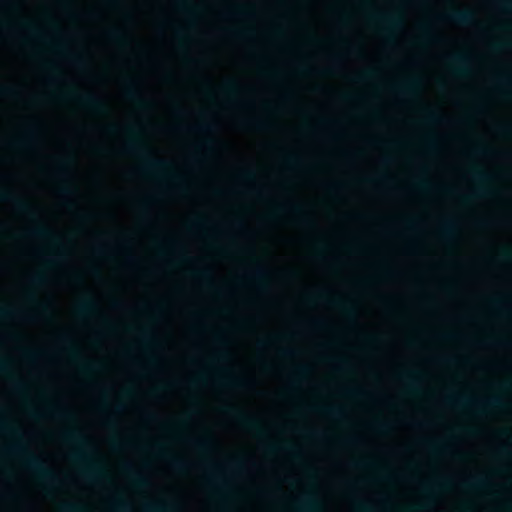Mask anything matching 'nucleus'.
<instances>
[{"instance_id":"nucleus-28","label":"nucleus","mask_w":512,"mask_h":512,"mask_svg":"<svg viewBox=\"0 0 512 512\" xmlns=\"http://www.w3.org/2000/svg\"><path fill=\"white\" fill-rule=\"evenodd\" d=\"M140 340L146 346H151L156 343L153 333L148 328H142L140 330Z\"/></svg>"},{"instance_id":"nucleus-38","label":"nucleus","mask_w":512,"mask_h":512,"mask_svg":"<svg viewBox=\"0 0 512 512\" xmlns=\"http://www.w3.org/2000/svg\"><path fill=\"white\" fill-rule=\"evenodd\" d=\"M60 192L63 194V195H71L73 194L74 190L70 184L69 181H63L61 186H60Z\"/></svg>"},{"instance_id":"nucleus-43","label":"nucleus","mask_w":512,"mask_h":512,"mask_svg":"<svg viewBox=\"0 0 512 512\" xmlns=\"http://www.w3.org/2000/svg\"><path fill=\"white\" fill-rule=\"evenodd\" d=\"M141 219L144 223L150 222V214H149L148 210L146 209V207H143V209H142Z\"/></svg>"},{"instance_id":"nucleus-14","label":"nucleus","mask_w":512,"mask_h":512,"mask_svg":"<svg viewBox=\"0 0 512 512\" xmlns=\"http://www.w3.org/2000/svg\"><path fill=\"white\" fill-rule=\"evenodd\" d=\"M145 512H179V505L175 501L161 503H147L144 505Z\"/></svg>"},{"instance_id":"nucleus-26","label":"nucleus","mask_w":512,"mask_h":512,"mask_svg":"<svg viewBox=\"0 0 512 512\" xmlns=\"http://www.w3.org/2000/svg\"><path fill=\"white\" fill-rule=\"evenodd\" d=\"M96 307V303L92 298H86L79 304L78 312L81 315H88L94 312Z\"/></svg>"},{"instance_id":"nucleus-21","label":"nucleus","mask_w":512,"mask_h":512,"mask_svg":"<svg viewBox=\"0 0 512 512\" xmlns=\"http://www.w3.org/2000/svg\"><path fill=\"white\" fill-rule=\"evenodd\" d=\"M125 95L126 97L137 103L139 106H143L146 104V102L142 99L139 90L137 88V85L134 81H129L125 86Z\"/></svg>"},{"instance_id":"nucleus-37","label":"nucleus","mask_w":512,"mask_h":512,"mask_svg":"<svg viewBox=\"0 0 512 512\" xmlns=\"http://www.w3.org/2000/svg\"><path fill=\"white\" fill-rule=\"evenodd\" d=\"M447 401L449 403H455L457 405H467V404H470V402L466 398L461 397V396H455V395L448 396L447 397Z\"/></svg>"},{"instance_id":"nucleus-23","label":"nucleus","mask_w":512,"mask_h":512,"mask_svg":"<svg viewBox=\"0 0 512 512\" xmlns=\"http://www.w3.org/2000/svg\"><path fill=\"white\" fill-rule=\"evenodd\" d=\"M126 471L129 475V478L136 488H144L148 486V481L146 478H144L141 474L136 472L130 465L126 466Z\"/></svg>"},{"instance_id":"nucleus-36","label":"nucleus","mask_w":512,"mask_h":512,"mask_svg":"<svg viewBox=\"0 0 512 512\" xmlns=\"http://www.w3.org/2000/svg\"><path fill=\"white\" fill-rule=\"evenodd\" d=\"M196 447L201 451H206L211 448V440L208 438L195 441Z\"/></svg>"},{"instance_id":"nucleus-10","label":"nucleus","mask_w":512,"mask_h":512,"mask_svg":"<svg viewBox=\"0 0 512 512\" xmlns=\"http://www.w3.org/2000/svg\"><path fill=\"white\" fill-rule=\"evenodd\" d=\"M445 18L458 25H471L475 22L476 16L472 10H452L445 14Z\"/></svg>"},{"instance_id":"nucleus-55","label":"nucleus","mask_w":512,"mask_h":512,"mask_svg":"<svg viewBox=\"0 0 512 512\" xmlns=\"http://www.w3.org/2000/svg\"><path fill=\"white\" fill-rule=\"evenodd\" d=\"M308 372V368L306 366H300L297 368V374L302 376Z\"/></svg>"},{"instance_id":"nucleus-9","label":"nucleus","mask_w":512,"mask_h":512,"mask_svg":"<svg viewBox=\"0 0 512 512\" xmlns=\"http://www.w3.org/2000/svg\"><path fill=\"white\" fill-rule=\"evenodd\" d=\"M226 411L232 414L234 418L237 420V422H239L245 428L256 432L258 435H263V429L261 428L256 418L231 407L227 408Z\"/></svg>"},{"instance_id":"nucleus-25","label":"nucleus","mask_w":512,"mask_h":512,"mask_svg":"<svg viewBox=\"0 0 512 512\" xmlns=\"http://www.w3.org/2000/svg\"><path fill=\"white\" fill-rule=\"evenodd\" d=\"M312 409L316 412L337 417L343 414V409L338 406H313Z\"/></svg>"},{"instance_id":"nucleus-17","label":"nucleus","mask_w":512,"mask_h":512,"mask_svg":"<svg viewBox=\"0 0 512 512\" xmlns=\"http://www.w3.org/2000/svg\"><path fill=\"white\" fill-rule=\"evenodd\" d=\"M319 509V503L313 493H307L301 500L298 512H315Z\"/></svg>"},{"instance_id":"nucleus-49","label":"nucleus","mask_w":512,"mask_h":512,"mask_svg":"<svg viewBox=\"0 0 512 512\" xmlns=\"http://www.w3.org/2000/svg\"><path fill=\"white\" fill-rule=\"evenodd\" d=\"M501 9L509 11L512 9V1H504L500 3Z\"/></svg>"},{"instance_id":"nucleus-59","label":"nucleus","mask_w":512,"mask_h":512,"mask_svg":"<svg viewBox=\"0 0 512 512\" xmlns=\"http://www.w3.org/2000/svg\"><path fill=\"white\" fill-rule=\"evenodd\" d=\"M15 387H16L17 390L22 391L24 389V384H23L22 381H16L15 382Z\"/></svg>"},{"instance_id":"nucleus-6","label":"nucleus","mask_w":512,"mask_h":512,"mask_svg":"<svg viewBox=\"0 0 512 512\" xmlns=\"http://www.w3.org/2000/svg\"><path fill=\"white\" fill-rule=\"evenodd\" d=\"M459 230V219L454 215L441 216L436 223L435 233L443 239L453 237Z\"/></svg>"},{"instance_id":"nucleus-22","label":"nucleus","mask_w":512,"mask_h":512,"mask_svg":"<svg viewBox=\"0 0 512 512\" xmlns=\"http://www.w3.org/2000/svg\"><path fill=\"white\" fill-rule=\"evenodd\" d=\"M400 378L405 382L406 388L409 392L416 390V382L419 378V373L415 371H404L400 374Z\"/></svg>"},{"instance_id":"nucleus-40","label":"nucleus","mask_w":512,"mask_h":512,"mask_svg":"<svg viewBox=\"0 0 512 512\" xmlns=\"http://www.w3.org/2000/svg\"><path fill=\"white\" fill-rule=\"evenodd\" d=\"M58 170L61 172V173H66L70 167V160L69 159H61L58 161Z\"/></svg>"},{"instance_id":"nucleus-12","label":"nucleus","mask_w":512,"mask_h":512,"mask_svg":"<svg viewBox=\"0 0 512 512\" xmlns=\"http://www.w3.org/2000/svg\"><path fill=\"white\" fill-rule=\"evenodd\" d=\"M372 19L381 24L385 31H392L402 24V17L399 13L374 14Z\"/></svg>"},{"instance_id":"nucleus-2","label":"nucleus","mask_w":512,"mask_h":512,"mask_svg":"<svg viewBox=\"0 0 512 512\" xmlns=\"http://www.w3.org/2000/svg\"><path fill=\"white\" fill-rule=\"evenodd\" d=\"M0 430L17 438L18 440L22 439V434L19 429L6 418H0ZM9 451L19 455L23 465L32 471L39 479L51 484H56L58 482V478L54 472L46 467L36 455L31 453L21 441L11 445L9 447Z\"/></svg>"},{"instance_id":"nucleus-51","label":"nucleus","mask_w":512,"mask_h":512,"mask_svg":"<svg viewBox=\"0 0 512 512\" xmlns=\"http://www.w3.org/2000/svg\"><path fill=\"white\" fill-rule=\"evenodd\" d=\"M25 27H26V28H27V29H28L32 34H34V35H38V32H39V31H38V29H37L34 25H32V24H30V23H26V24H25Z\"/></svg>"},{"instance_id":"nucleus-20","label":"nucleus","mask_w":512,"mask_h":512,"mask_svg":"<svg viewBox=\"0 0 512 512\" xmlns=\"http://www.w3.org/2000/svg\"><path fill=\"white\" fill-rule=\"evenodd\" d=\"M291 210L297 215L300 224L306 228H313L315 226L314 220L300 205H293Z\"/></svg>"},{"instance_id":"nucleus-50","label":"nucleus","mask_w":512,"mask_h":512,"mask_svg":"<svg viewBox=\"0 0 512 512\" xmlns=\"http://www.w3.org/2000/svg\"><path fill=\"white\" fill-rule=\"evenodd\" d=\"M286 162L289 165H295L298 163V158L295 155H289L286 157Z\"/></svg>"},{"instance_id":"nucleus-45","label":"nucleus","mask_w":512,"mask_h":512,"mask_svg":"<svg viewBox=\"0 0 512 512\" xmlns=\"http://www.w3.org/2000/svg\"><path fill=\"white\" fill-rule=\"evenodd\" d=\"M246 125L254 128H262V122L259 120H249L244 122Z\"/></svg>"},{"instance_id":"nucleus-34","label":"nucleus","mask_w":512,"mask_h":512,"mask_svg":"<svg viewBox=\"0 0 512 512\" xmlns=\"http://www.w3.org/2000/svg\"><path fill=\"white\" fill-rule=\"evenodd\" d=\"M448 484H449L448 481L436 483L433 486L425 483V484H423L422 487H423L424 492L427 495H431L436 488H443V487H446Z\"/></svg>"},{"instance_id":"nucleus-52","label":"nucleus","mask_w":512,"mask_h":512,"mask_svg":"<svg viewBox=\"0 0 512 512\" xmlns=\"http://www.w3.org/2000/svg\"><path fill=\"white\" fill-rule=\"evenodd\" d=\"M228 384L232 385V386L239 387V386H242L244 384V382L240 379H231V380H229Z\"/></svg>"},{"instance_id":"nucleus-29","label":"nucleus","mask_w":512,"mask_h":512,"mask_svg":"<svg viewBox=\"0 0 512 512\" xmlns=\"http://www.w3.org/2000/svg\"><path fill=\"white\" fill-rule=\"evenodd\" d=\"M487 485V482L485 479L481 477H476L471 481H466L463 483V486L467 489L476 490L483 488Z\"/></svg>"},{"instance_id":"nucleus-63","label":"nucleus","mask_w":512,"mask_h":512,"mask_svg":"<svg viewBox=\"0 0 512 512\" xmlns=\"http://www.w3.org/2000/svg\"><path fill=\"white\" fill-rule=\"evenodd\" d=\"M33 281L37 284H40L43 282V277L41 275H37L33 278Z\"/></svg>"},{"instance_id":"nucleus-5","label":"nucleus","mask_w":512,"mask_h":512,"mask_svg":"<svg viewBox=\"0 0 512 512\" xmlns=\"http://www.w3.org/2000/svg\"><path fill=\"white\" fill-rule=\"evenodd\" d=\"M473 180L477 183L476 190L473 194L464 196L463 200L468 201L473 197H486L492 194V189L488 186L491 181V175L477 166H472L469 170Z\"/></svg>"},{"instance_id":"nucleus-16","label":"nucleus","mask_w":512,"mask_h":512,"mask_svg":"<svg viewBox=\"0 0 512 512\" xmlns=\"http://www.w3.org/2000/svg\"><path fill=\"white\" fill-rule=\"evenodd\" d=\"M474 405L476 406L477 411L479 413H485L487 410H490V409L502 408L503 402L501 401V399L499 397L492 396L483 401L476 402V403H474Z\"/></svg>"},{"instance_id":"nucleus-48","label":"nucleus","mask_w":512,"mask_h":512,"mask_svg":"<svg viewBox=\"0 0 512 512\" xmlns=\"http://www.w3.org/2000/svg\"><path fill=\"white\" fill-rule=\"evenodd\" d=\"M415 185L420 188V189H426L429 187V183L428 181L424 180V179H419Z\"/></svg>"},{"instance_id":"nucleus-47","label":"nucleus","mask_w":512,"mask_h":512,"mask_svg":"<svg viewBox=\"0 0 512 512\" xmlns=\"http://www.w3.org/2000/svg\"><path fill=\"white\" fill-rule=\"evenodd\" d=\"M339 306L342 307V309L349 315H354L355 314V310L351 307V306H348L346 304H343V303H338Z\"/></svg>"},{"instance_id":"nucleus-57","label":"nucleus","mask_w":512,"mask_h":512,"mask_svg":"<svg viewBox=\"0 0 512 512\" xmlns=\"http://www.w3.org/2000/svg\"><path fill=\"white\" fill-rule=\"evenodd\" d=\"M476 152L479 154H486L489 152V150L484 146H479L476 148Z\"/></svg>"},{"instance_id":"nucleus-11","label":"nucleus","mask_w":512,"mask_h":512,"mask_svg":"<svg viewBox=\"0 0 512 512\" xmlns=\"http://www.w3.org/2000/svg\"><path fill=\"white\" fill-rule=\"evenodd\" d=\"M449 67L453 74L466 76L469 73V58L465 54H454L450 57Z\"/></svg>"},{"instance_id":"nucleus-35","label":"nucleus","mask_w":512,"mask_h":512,"mask_svg":"<svg viewBox=\"0 0 512 512\" xmlns=\"http://www.w3.org/2000/svg\"><path fill=\"white\" fill-rule=\"evenodd\" d=\"M107 34L108 37L114 42H121L124 40V34L119 29H111Z\"/></svg>"},{"instance_id":"nucleus-24","label":"nucleus","mask_w":512,"mask_h":512,"mask_svg":"<svg viewBox=\"0 0 512 512\" xmlns=\"http://www.w3.org/2000/svg\"><path fill=\"white\" fill-rule=\"evenodd\" d=\"M397 224L401 226L404 230L412 232L419 227L420 221L415 216H406L401 218L397 222Z\"/></svg>"},{"instance_id":"nucleus-13","label":"nucleus","mask_w":512,"mask_h":512,"mask_svg":"<svg viewBox=\"0 0 512 512\" xmlns=\"http://www.w3.org/2000/svg\"><path fill=\"white\" fill-rule=\"evenodd\" d=\"M73 97L81 103L83 106L96 111V112H104L106 106L104 102L97 96L87 93V94H73Z\"/></svg>"},{"instance_id":"nucleus-33","label":"nucleus","mask_w":512,"mask_h":512,"mask_svg":"<svg viewBox=\"0 0 512 512\" xmlns=\"http://www.w3.org/2000/svg\"><path fill=\"white\" fill-rule=\"evenodd\" d=\"M52 413L59 418L69 419V420L73 419V414L71 413V411L64 409V408H60V407L53 408Z\"/></svg>"},{"instance_id":"nucleus-61","label":"nucleus","mask_w":512,"mask_h":512,"mask_svg":"<svg viewBox=\"0 0 512 512\" xmlns=\"http://www.w3.org/2000/svg\"><path fill=\"white\" fill-rule=\"evenodd\" d=\"M0 92L4 93V94H8V93L13 92V90L9 87H0Z\"/></svg>"},{"instance_id":"nucleus-3","label":"nucleus","mask_w":512,"mask_h":512,"mask_svg":"<svg viewBox=\"0 0 512 512\" xmlns=\"http://www.w3.org/2000/svg\"><path fill=\"white\" fill-rule=\"evenodd\" d=\"M185 228L190 233H197L204 236L228 235L232 232L243 233L246 230L244 221L240 217L231 220L212 224L209 218L204 214H197L189 219Z\"/></svg>"},{"instance_id":"nucleus-44","label":"nucleus","mask_w":512,"mask_h":512,"mask_svg":"<svg viewBox=\"0 0 512 512\" xmlns=\"http://www.w3.org/2000/svg\"><path fill=\"white\" fill-rule=\"evenodd\" d=\"M357 509L359 512H372V509L363 502L357 503Z\"/></svg>"},{"instance_id":"nucleus-39","label":"nucleus","mask_w":512,"mask_h":512,"mask_svg":"<svg viewBox=\"0 0 512 512\" xmlns=\"http://www.w3.org/2000/svg\"><path fill=\"white\" fill-rule=\"evenodd\" d=\"M373 427L379 432H386L390 428V424L386 421H377L373 424Z\"/></svg>"},{"instance_id":"nucleus-62","label":"nucleus","mask_w":512,"mask_h":512,"mask_svg":"<svg viewBox=\"0 0 512 512\" xmlns=\"http://www.w3.org/2000/svg\"><path fill=\"white\" fill-rule=\"evenodd\" d=\"M233 465L237 468H240L243 465V461L241 459H236L233 461Z\"/></svg>"},{"instance_id":"nucleus-30","label":"nucleus","mask_w":512,"mask_h":512,"mask_svg":"<svg viewBox=\"0 0 512 512\" xmlns=\"http://www.w3.org/2000/svg\"><path fill=\"white\" fill-rule=\"evenodd\" d=\"M441 120L440 114L433 109H426L424 111V121L429 124L438 123Z\"/></svg>"},{"instance_id":"nucleus-46","label":"nucleus","mask_w":512,"mask_h":512,"mask_svg":"<svg viewBox=\"0 0 512 512\" xmlns=\"http://www.w3.org/2000/svg\"><path fill=\"white\" fill-rule=\"evenodd\" d=\"M427 446L433 451V452H437L440 450L441 446L437 443V442H434V441H428L426 442Z\"/></svg>"},{"instance_id":"nucleus-64","label":"nucleus","mask_w":512,"mask_h":512,"mask_svg":"<svg viewBox=\"0 0 512 512\" xmlns=\"http://www.w3.org/2000/svg\"><path fill=\"white\" fill-rule=\"evenodd\" d=\"M91 218H92V215H91V214H83V215H81V216H80V219H81L82 221H88V220H90Z\"/></svg>"},{"instance_id":"nucleus-41","label":"nucleus","mask_w":512,"mask_h":512,"mask_svg":"<svg viewBox=\"0 0 512 512\" xmlns=\"http://www.w3.org/2000/svg\"><path fill=\"white\" fill-rule=\"evenodd\" d=\"M374 76H375V71L372 69H369V70H365V71L361 72L360 74H358L357 80L364 81V80L370 79Z\"/></svg>"},{"instance_id":"nucleus-31","label":"nucleus","mask_w":512,"mask_h":512,"mask_svg":"<svg viewBox=\"0 0 512 512\" xmlns=\"http://www.w3.org/2000/svg\"><path fill=\"white\" fill-rule=\"evenodd\" d=\"M170 464L175 470L179 472H184L188 468L187 462L178 457L170 458Z\"/></svg>"},{"instance_id":"nucleus-7","label":"nucleus","mask_w":512,"mask_h":512,"mask_svg":"<svg viewBox=\"0 0 512 512\" xmlns=\"http://www.w3.org/2000/svg\"><path fill=\"white\" fill-rule=\"evenodd\" d=\"M61 438L65 442L75 444L81 449L80 452L77 451L72 454L74 459L84 460V450L88 447V441L78 429L73 428L63 431Z\"/></svg>"},{"instance_id":"nucleus-42","label":"nucleus","mask_w":512,"mask_h":512,"mask_svg":"<svg viewBox=\"0 0 512 512\" xmlns=\"http://www.w3.org/2000/svg\"><path fill=\"white\" fill-rule=\"evenodd\" d=\"M240 175L245 180H253L255 177V173L250 169L242 170Z\"/></svg>"},{"instance_id":"nucleus-53","label":"nucleus","mask_w":512,"mask_h":512,"mask_svg":"<svg viewBox=\"0 0 512 512\" xmlns=\"http://www.w3.org/2000/svg\"><path fill=\"white\" fill-rule=\"evenodd\" d=\"M9 366V363L6 359L0 358V369L6 371Z\"/></svg>"},{"instance_id":"nucleus-4","label":"nucleus","mask_w":512,"mask_h":512,"mask_svg":"<svg viewBox=\"0 0 512 512\" xmlns=\"http://www.w3.org/2000/svg\"><path fill=\"white\" fill-rule=\"evenodd\" d=\"M127 148L129 151L137 153L142 157L144 170L147 172L165 175L167 170L170 168V163L167 161L152 158L146 147L136 137H131L129 139Z\"/></svg>"},{"instance_id":"nucleus-27","label":"nucleus","mask_w":512,"mask_h":512,"mask_svg":"<svg viewBox=\"0 0 512 512\" xmlns=\"http://www.w3.org/2000/svg\"><path fill=\"white\" fill-rule=\"evenodd\" d=\"M131 505L120 495H116L113 500L112 509L115 512H128Z\"/></svg>"},{"instance_id":"nucleus-32","label":"nucleus","mask_w":512,"mask_h":512,"mask_svg":"<svg viewBox=\"0 0 512 512\" xmlns=\"http://www.w3.org/2000/svg\"><path fill=\"white\" fill-rule=\"evenodd\" d=\"M223 92L228 95H235L238 92V85L234 80L227 81L223 86Z\"/></svg>"},{"instance_id":"nucleus-58","label":"nucleus","mask_w":512,"mask_h":512,"mask_svg":"<svg viewBox=\"0 0 512 512\" xmlns=\"http://www.w3.org/2000/svg\"><path fill=\"white\" fill-rule=\"evenodd\" d=\"M278 446L274 445V444H269L267 445V450L271 453L275 452L276 450H278Z\"/></svg>"},{"instance_id":"nucleus-1","label":"nucleus","mask_w":512,"mask_h":512,"mask_svg":"<svg viewBox=\"0 0 512 512\" xmlns=\"http://www.w3.org/2000/svg\"><path fill=\"white\" fill-rule=\"evenodd\" d=\"M0 201H10L15 209L32 221V225L23 230V236L29 239L55 242L59 236L51 227L38 218L37 210L26 200L16 197L0 187Z\"/></svg>"},{"instance_id":"nucleus-56","label":"nucleus","mask_w":512,"mask_h":512,"mask_svg":"<svg viewBox=\"0 0 512 512\" xmlns=\"http://www.w3.org/2000/svg\"><path fill=\"white\" fill-rule=\"evenodd\" d=\"M270 342H271L270 339H261L258 341V345L261 347H266L270 344Z\"/></svg>"},{"instance_id":"nucleus-18","label":"nucleus","mask_w":512,"mask_h":512,"mask_svg":"<svg viewBox=\"0 0 512 512\" xmlns=\"http://www.w3.org/2000/svg\"><path fill=\"white\" fill-rule=\"evenodd\" d=\"M38 133V128L36 125H30L25 130V134L22 137L14 139L11 144L15 147H24L26 146L30 141H32Z\"/></svg>"},{"instance_id":"nucleus-60","label":"nucleus","mask_w":512,"mask_h":512,"mask_svg":"<svg viewBox=\"0 0 512 512\" xmlns=\"http://www.w3.org/2000/svg\"><path fill=\"white\" fill-rule=\"evenodd\" d=\"M478 224H479L480 226H482V227H486V226H489V225L491 224V221H490V220H486V219H485V220H480V221L478 222Z\"/></svg>"},{"instance_id":"nucleus-54","label":"nucleus","mask_w":512,"mask_h":512,"mask_svg":"<svg viewBox=\"0 0 512 512\" xmlns=\"http://www.w3.org/2000/svg\"><path fill=\"white\" fill-rule=\"evenodd\" d=\"M25 356L29 359H33L37 356V352L34 351V350H26L25 351Z\"/></svg>"},{"instance_id":"nucleus-19","label":"nucleus","mask_w":512,"mask_h":512,"mask_svg":"<svg viewBox=\"0 0 512 512\" xmlns=\"http://www.w3.org/2000/svg\"><path fill=\"white\" fill-rule=\"evenodd\" d=\"M397 88L403 94H415L420 88V80L416 77L408 78L398 85Z\"/></svg>"},{"instance_id":"nucleus-8","label":"nucleus","mask_w":512,"mask_h":512,"mask_svg":"<svg viewBox=\"0 0 512 512\" xmlns=\"http://www.w3.org/2000/svg\"><path fill=\"white\" fill-rule=\"evenodd\" d=\"M65 350L71 357L73 361H75L78 364L79 369L84 373H90L95 372L100 368L99 363L87 361L81 358V355L79 353V350L76 348V346L73 344V342L70 340V338H65Z\"/></svg>"},{"instance_id":"nucleus-15","label":"nucleus","mask_w":512,"mask_h":512,"mask_svg":"<svg viewBox=\"0 0 512 512\" xmlns=\"http://www.w3.org/2000/svg\"><path fill=\"white\" fill-rule=\"evenodd\" d=\"M82 473L84 476L89 478H103L106 476L103 466L98 461H94L92 459H88Z\"/></svg>"}]
</instances>
